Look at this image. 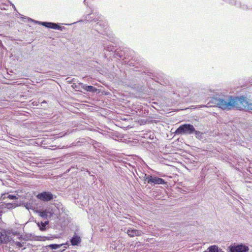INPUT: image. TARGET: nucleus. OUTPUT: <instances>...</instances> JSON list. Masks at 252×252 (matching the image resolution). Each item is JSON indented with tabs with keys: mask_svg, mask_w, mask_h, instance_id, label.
<instances>
[{
	"mask_svg": "<svg viewBox=\"0 0 252 252\" xmlns=\"http://www.w3.org/2000/svg\"><path fill=\"white\" fill-rule=\"evenodd\" d=\"M14 243L18 248H21L23 247L22 244L19 242H14Z\"/></svg>",
	"mask_w": 252,
	"mask_h": 252,
	"instance_id": "412c9836",
	"label": "nucleus"
},
{
	"mask_svg": "<svg viewBox=\"0 0 252 252\" xmlns=\"http://www.w3.org/2000/svg\"><path fill=\"white\" fill-rule=\"evenodd\" d=\"M7 198L10 199H17V197L15 195H8L7 196Z\"/></svg>",
	"mask_w": 252,
	"mask_h": 252,
	"instance_id": "aec40b11",
	"label": "nucleus"
},
{
	"mask_svg": "<svg viewBox=\"0 0 252 252\" xmlns=\"http://www.w3.org/2000/svg\"><path fill=\"white\" fill-rule=\"evenodd\" d=\"M37 197L44 201H48L53 198V195L51 192L46 191L38 194Z\"/></svg>",
	"mask_w": 252,
	"mask_h": 252,
	"instance_id": "7ed1b4c3",
	"label": "nucleus"
},
{
	"mask_svg": "<svg viewBox=\"0 0 252 252\" xmlns=\"http://www.w3.org/2000/svg\"><path fill=\"white\" fill-rule=\"evenodd\" d=\"M7 239L6 234L0 232V243H6Z\"/></svg>",
	"mask_w": 252,
	"mask_h": 252,
	"instance_id": "f8f14e48",
	"label": "nucleus"
},
{
	"mask_svg": "<svg viewBox=\"0 0 252 252\" xmlns=\"http://www.w3.org/2000/svg\"><path fill=\"white\" fill-rule=\"evenodd\" d=\"M240 97L226 96L221 98H215L214 100L216 106L224 110H230L233 109L242 108L244 106Z\"/></svg>",
	"mask_w": 252,
	"mask_h": 252,
	"instance_id": "f257e3e1",
	"label": "nucleus"
},
{
	"mask_svg": "<svg viewBox=\"0 0 252 252\" xmlns=\"http://www.w3.org/2000/svg\"><path fill=\"white\" fill-rule=\"evenodd\" d=\"M195 131L194 126L190 124H184L180 126L176 130V134H190Z\"/></svg>",
	"mask_w": 252,
	"mask_h": 252,
	"instance_id": "f03ea898",
	"label": "nucleus"
},
{
	"mask_svg": "<svg viewBox=\"0 0 252 252\" xmlns=\"http://www.w3.org/2000/svg\"><path fill=\"white\" fill-rule=\"evenodd\" d=\"M148 178H147V181L148 183L149 184H150V183H152L153 182V176H151V175H148V176H147Z\"/></svg>",
	"mask_w": 252,
	"mask_h": 252,
	"instance_id": "a211bd4d",
	"label": "nucleus"
},
{
	"mask_svg": "<svg viewBox=\"0 0 252 252\" xmlns=\"http://www.w3.org/2000/svg\"><path fill=\"white\" fill-rule=\"evenodd\" d=\"M63 245V244L58 245V244H51L48 246H47V247L50 248L52 249H57L59 248H60L61 246Z\"/></svg>",
	"mask_w": 252,
	"mask_h": 252,
	"instance_id": "2eb2a0df",
	"label": "nucleus"
},
{
	"mask_svg": "<svg viewBox=\"0 0 252 252\" xmlns=\"http://www.w3.org/2000/svg\"><path fill=\"white\" fill-rule=\"evenodd\" d=\"M38 226L39 227L40 230L41 231H44L46 230V225L44 224L43 222H41L40 223H37Z\"/></svg>",
	"mask_w": 252,
	"mask_h": 252,
	"instance_id": "dca6fc26",
	"label": "nucleus"
},
{
	"mask_svg": "<svg viewBox=\"0 0 252 252\" xmlns=\"http://www.w3.org/2000/svg\"><path fill=\"white\" fill-rule=\"evenodd\" d=\"M194 132H195L196 137L197 138H201L202 137V133L201 132L196 131L195 130V131Z\"/></svg>",
	"mask_w": 252,
	"mask_h": 252,
	"instance_id": "f3484780",
	"label": "nucleus"
},
{
	"mask_svg": "<svg viewBox=\"0 0 252 252\" xmlns=\"http://www.w3.org/2000/svg\"><path fill=\"white\" fill-rule=\"evenodd\" d=\"M3 208V205L0 204V216L1 215V213H2Z\"/></svg>",
	"mask_w": 252,
	"mask_h": 252,
	"instance_id": "4be33fe9",
	"label": "nucleus"
},
{
	"mask_svg": "<svg viewBox=\"0 0 252 252\" xmlns=\"http://www.w3.org/2000/svg\"><path fill=\"white\" fill-rule=\"evenodd\" d=\"M40 24L47 28H51L55 30H59L60 31H63L64 29L63 27L59 26L58 24L50 23V22H40Z\"/></svg>",
	"mask_w": 252,
	"mask_h": 252,
	"instance_id": "39448f33",
	"label": "nucleus"
},
{
	"mask_svg": "<svg viewBox=\"0 0 252 252\" xmlns=\"http://www.w3.org/2000/svg\"><path fill=\"white\" fill-rule=\"evenodd\" d=\"M49 214L50 213L46 210L40 212V216L44 219H47L49 216Z\"/></svg>",
	"mask_w": 252,
	"mask_h": 252,
	"instance_id": "ddd939ff",
	"label": "nucleus"
},
{
	"mask_svg": "<svg viewBox=\"0 0 252 252\" xmlns=\"http://www.w3.org/2000/svg\"><path fill=\"white\" fill-rule=\"evenodd\" d=\"M82 86V88L85 90L86 91L88 92H95L97 91V89L92 86H86L85 85H83L82 83H79Z\"/></svg>",
	"mask_w": 252,
	"mask_h": 252,
	"instance_id": "1a4fd4ad",
	"label": "nucleus"
},
{
	"mask_svg": "<svg viewBox=\"0 0 252 252\" xmlns=\"http://www.w3.org/2000/svg\"><path fill=\"white\" fill-rule=\"evenodd\" d=\"M248 251V247L242 244L234 246L230 248L231 252H247Z\"/></svg>",
	"mask_w": 252,
	"mask_h": 252,
	"instance_id": "20e7f679",
	"label": "nucleus"
},
{
	"mask_svg": "<svg viewBox=\"0 0 252 252\" xmlns=\"http://www.w3.org/2000/svg\"><path fill=\"white\" fill-rule=\"evenodd\" d=\"M218 252H223V251H222L221 250V249H219L218 248Z\"/></svg>",
	"mask_w": 252,
	"mask_h": 252,
	"instance_id": "393cba45",
	"label": "nucleus"
},
{
	"mask_svg": "<svg viewBox=\"0 0 252 252\" xmlns=\"http://www.w3.org/2000/svg\"><path fill=\"white\" fill-rule=\"evenodd\" d=\"M240 99L242 100L241 101L243 102V105H244L243 108H238V110H252V104L249 103L247 101L246 98L243 96H240Z\"/></svg>",
	"mask_w": 252,
	"mask_h": 252,
	"instance_id": "423d86ee",
	"label": "nucleus"
},
{
	"mask_svg": "<svg viewBox=\"0 0 252 252\" xmlns=\"http://www.w3.org/2000/svg\"><path fill=\"white\" fill-rule=\"evenodd\" d=\"M147 176H148V175H147V174H145L144 175V176L143 177V180L145 181H147Z\"/></svg>",
	"mask_w": 252,
	"mask_h": 252,
	"instance_id": "5701e85b",
	"label": "nucleus"
},
{
	"mask_svg": "<svg viewBox=\"0 0 252 252\" xmlns=\"http://www.w3.org/2000/svg\"><path fill=\"white\" fill-rule=\"evenodd\" d=\"M70 241L72 245H78L81 242V238L77 235H75L72 238Z\"/></svg>",
	"mask_w": 252,
	"mask_h": 252,
	"instance_id": "6e6552de",
	"label": "nucleus"
},
{
	"mask_svg": "<svg viewBox=\"0 0 252 252\" xmlns=\"http://www.w3.org/2000/svg\"><path fill=\"white\" fill-rule=\"evenodd\" d=\"M45 237H43V239H42V240L44 241V240H45ZM46 239H47V238H46Z\"/></svg>",
	"mask_w": 252,
	"mask_h": 252,
	"instance_id": "a878e982",
	"label": "nucleus"
},
{
	"mask_svg": "<svg viewBox=\"0 0 252 252\" xmlns=\"http://www.w3.org/2000/svg\"><path fill=\"white\" fill-rule=\"evenodd\" d=\"M155 184H164L165 183V181L160 178L153 177V182Z\"/></svg>",
	"mask_w": 252,
	"mask_h": 252,
	"instance_id": "9d476101",
	"label": "nucleus"
},
{
	"mask_svg": "<svg viewBox=\"0 0 252 252\" xmlns=\"http://www.w3.org/2000/svg\"><path fill=\"white\" fill-rule=\"evenodd\" d=\"M44 224L46 225L47 224H48L49 223V221H45V222H43Z\"/></svg>",
	"mask_w": 252,
	"mask_h": 252,
	"instance_id": "b1692460",
	"label": "nucleus"
},
{
	"mask_svg": "<svg viewBox=\"0 0 252 252\" xmlns=\"http://www.w3.org/2000/svg\"><path fill=\"white\" fill-rule=\"evenodd\" d=\"M128 235L131 237L134 236H141L143 233L141 230H136L135 229L129 228L126 232Z\"/></svg>",
	"mask_w": 252,
	"mask_h": 252,
	"instance_id": "0eeeda50",
	"label": "nucleus"
},
{
	"mask_svg": "<svg viewBox=\"0 0 252 252\" xmlns=\"http://www.w3.org/2000/svg\"><path fill=\"white\" fill-rule=\"evenodd\" d=\"M3 206H4L5 208H6L8 209H11L13 208L16 207V205L15 203H7L5 204H3Z\"/></svg>",
	"mask_w": 252,
	"mask_h": 252,
	"instance_id": "4468645a",
	"label": "nucleus"
},
{
	"mask_svg": "<svg viewBox=\"0 0 252 252\" xmlns=\"http://www.w3.org/2000/svg\"><path fill=\"white\" fill-rule=\"evenodd\" d=\"M204 252H218V247L216 245L210 246L207 250Z\"/></svg>",
	"mask_w": 252,
	"mask_h": 252,
	"instance_id": "9b49d317",
	"label": "nucleus"
},
{
	"mask_svg": "<svg viewBox=\"0 0 252 252\" xmlns=\"http://www.w3.org/2000/svg\"><path fill=\"white\" fill-rule=\"evenodd\" d=\"M116 55L120 58L124 56L123 51H121L120 52L119 51H117L116 52Z\"/></svg>",
	"mask_w": 252,
	"mask_h": 252,
	"instance_id": "6ab92c4d",
	"label": "nucleus"
}]
</instances>
